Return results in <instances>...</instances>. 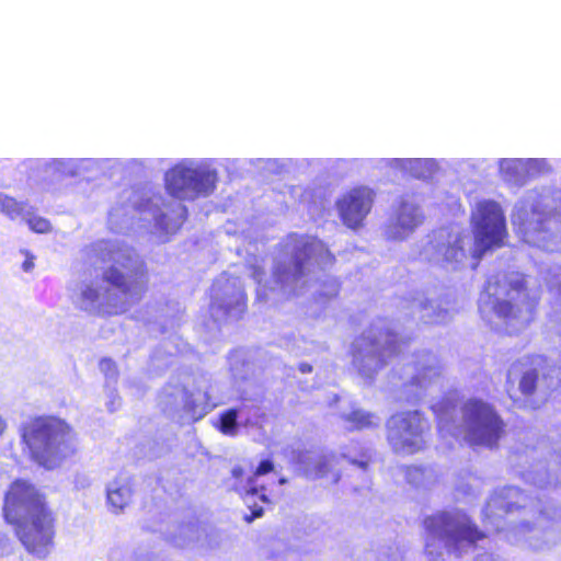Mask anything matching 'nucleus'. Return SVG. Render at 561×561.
<instances>
[{"label": "nucleus", "instance_id": "12", "mask_svg": "<svg viewBox=\"0 0 561 561\" xmlns=\"http://www.w3.org/2000/svg\"><path fill=\"white\" fill-rule=\"evenodd\" d=\"M144 209L151 214L156 232L164 239H169V237L178 233L188 217L186 206L179 203H163L156 208H150L148 204H142Z\"/></svg>", "mask_w": 561, "mask_h": 561}, {"label": "nucleus", "instance_id": "29", "mask_svg": "<svg viewBox=\"0 0 561 561\" xmlns=\"http://www.w3.org/2000/svg\"><path fill=\"white\" fill-rule=\"evenodd\" d=\"M311 370V367L308 366L307 369H301V371H310Z\"/></svg>", "mask_w": 561, "mask_h": 561}, {"label": "nucleus", "instance_id": "1", "mask_svg": "<svg viewBox=\"0 0 561 561\" xmlns=\"http://www.w3.org/2000/svg\"><path fill=\"white\" fill-rule=\"evenodd\" d=\"M2 518L25 551L46 558L54 549L58 518L48 496L26 479L12 481L3 495Z\"/></svg>", "mask_w": 561, "mask_h": 561}, {"label": "nucleus", "instance_id": "20", "mask_svg": "<svg viewBox=\"0 0 561 561\" xmlns=\"http://www.w3.org/2000/svg\"><path fill=\"white\" fill-rule=\"evenodd\" d=\"M443 255L446 262L460 263L466 257V251L461 244V239L457 238L453 243L446 245Z\"/></svg>", "mask_w": 561, "mask_h": 561}, {"label": "nucleus", "instance_id": "5", "mask_svg": "<svg viewBox=\"0 0 561 561\" xmlns=\"http://www.w3.org/2000/svg\"><path fill=\"white\" fill-rule=\"evenodd\" d=\"M217 182L216 171L192 168L184 162L176 163L164 175L167 193L180 201L206 197L216 190Z\"/></svg>", "mask_w": 561, "mask_h": 561}, {"label": "nucleus", "instance_id": "13", "mask_svg": "<svg viewBox=\"0 0 561 561\" xmlns=\"http://www.w3.org/2000/svg\"><path fill=\"white\" fill-rule=\"evenodd\" d=\"M551 216L537 209L534 205L522 204L512 215L513 225H518L524 232H541L547 230Z\"/></svg>", "mask_w": 561, "mask_h": 561}, {"label": "nucleus", "instance_id": "7", "mask_svg": "<svg viewBox=\"0 0 561 561\" xmlns=\"http://www.w3.org/2000/svg\"><path fill=\"white\" fill-rule=\"evenodd\" d=\"M474 237L473 256L481 259L492 248L503 245L507 236L506 220L500 205L494 201H481L471 216Z\"/></svg>", "mask_w": 561, "mask_h": 561}, {"label": "nucleus", "instance_id": "21", "mask_svg": "<svg viewBox=\"0 0 561 561\" xmlns=\"http://www.w3.org/2000/svg\"><path fill=\"white\" fill-rule=\"evenodd\" d=\"M348 420L353 424V427L356 430L370 427L373 425V415L362 411L351 412Z\"/></svg>", "mask_w": 561, "mask_h": 561}, {"label": "nucleus", "instance_id": "24", "mask_svg": "<svg viewBox=\"0 0 561 561\" xmlns=\"http://www.w3.org/2000/svg\"><path fill=\"white\" fill-rule=\"evenodd\" d=\"M99 366H100V369L108 375V374H112L115 371V364L112 359L110 358H102L99 363Z\"/></svg>", "mask_w": 561, "mask_h": 561}, {"label": "nucleus", "instance_id": "22", "mask_svg": "<svg viewBox=\"0 0 561 561\" xmlns=\"http://www.w3.org/2000/svg\"><path fill=\"white\" fill-rule=\"evenodd\" d=\"M27 225L36 233H46L51 229L50 222L38 216H33L27 219Z\"/></svg>", "mask_w": 561, "mask_h": 561}, {"label": "nucleus", "instance_id": "3", "mask_svg": "<svg viewBox=\"0 0 561 561\" xmlns=\"http://www.w3.org/2000/svg\"><path fill=\"white\" fill-rule=\"evenodd\" d=\"M463 439L470 446L496 447L506 424L493 404L471 398L461 407Z\"/></svg>", "mask_w": 561, "mask_h": 561}, {"label": "nucleus", "instance_id": "19", "mask_svg": "<svg viewBox=\"0 0 561 561\" xmlns=\"http://www.w3.org/2000/svg\"><path fill=\"white\" fill-rule=\"evenodd\" d=\"M539 373L537 369L525 371L519 379V391L524 397H531L537 390Z\"/></svg>", "mask_w": 561, "mask_h": 561}, {"label": "nucleus", "instance_id": "6", "mask_svg": "<svg viewBox=\"0 0 561 561\" xmlns=\"http://www.w3.org/2000/svg\"><path fill=\"white\" fill-rule=\"evenodd\" d=\"M430 537L443 541L446 547L458 549L462 541L476 543L485 537L471 518L461 511L439 512L423 520Z\"/></svg>", "mask_w": 561, "mask_h": 561}, {"label": "nucleus", "instance_id": "17", "mask_svg": "<svg viewBox=\"0 0 561 561\" xmlns=\"http://www.w3.org/2000/svg\"><path fill=\"white\" fill-rule=\"evenodd\" d=\"M238 415L239 411L236 408H231L221 412L218 416L217 422L214 426L222 434L233 436L238 431Z\"/></svg>", "mask_w": 561, "mask_h": 561}, {"label": "nucleus", "instance_id": "28", "mask_svg": "<svg viewBox=\"0 0 561 561\" xmlns=\"http://www.w3.org/2000/svg\"><path fill=\"white\" fill-rule=\"evenodd\" d=\"M232 473H233V476H234L236 478H239V477L242 474V470H241V469H234V470L232 471Z\"/></svg>", "mask_w": 561, "mask_h": 561}, {"label": "nucleus", "instance_id": "16", "mask_svg": "<svg viewBox=\"0 0 561 561\" xmlns=\"http://www.w3.org/2000/svg\"><path fill=\"white\" fill-rule=\"evenodd\" d=\"M133 494L128 483L114 482L107 490V502L115 511H119L131 502Z\"/></svg>", "mask_w": 561, "mask_h": 561}, {"label": "nucleus", "instance_id": "23", "mask_svg": "<svg viewBox=\"0 0 561 561\" xmlns=\"http://www.w3.org/2000/svg\"><path fill=\"white\" fill-rule=\"evenodd\" d=\"M248 506H249V508H250L251 513H250V515H245V516H244V520H245L247 523H251V522H253L254 519L260 518V517H262V516H263V514H264V510H263V507H262V506H259V505H251V504H248Z\"/></svg>", "mask_w": 561, "mask_h": 561}, {"label": "nucleus", "instance_id": "2", "mask_svg": "<svg viewBox=\"0 0 561 561\" xmlns=\"http://www.w3.org/2000/svg\"><path fill=\"white\" fill-rule=\"evenodd\" d=\"M485 291L495 298L492 310L496 317L506 322L520 320L530 323L539 306V297L528 293L527 276L519 272H503L490 277L485 283Z\"/></svg>", "mask_w": 561, "mask_h": 561}, {"label": "nucleus", "instance_id": "10", "mask_svg": "<svg viewBox=\"0 0 561 561\" xmlns=\"http://www.w3.org/2000/svg\"><path fill=\"white\" fill-rule=\"evenodd\" d=\"M287 479L280 477L274 468L273 462L266 458L256 467L251 477L243 484L236 485L234 490L243 501L257 496L262 503H271L267 492L273 485H283Z\"/></svg>", "mask_w": 561, "mask_h": 561}, {"label": "nucleus", "instance_id": "9", "mask_svg": "<svg viewBox=\"0 0 561 561\" xmlns=\"http://www.w3.org/2000/svg\"><path fill=\"white\" fill-rule=\"evenodd\" d=\"M374 199V190L365 185L355 186L342 194L335 207L343 225L353 230L362 227L373 208Z\"/></svg>", "mask_w": 561, "mask_h": 561}, {"label": "nucleus", "instance_id": "4", "mask_svg": "<svg viewBox=\"0 0 561 561\" xmlns=\"http://www.w3.org/2000/svg\"><path fill=\"white\" fill-rule=\"evenodd\" d=\"M22 442L30 456H44L51 449L70 445L75 438L72 427L54 416H37L22 426Z\"/></svg>", "mask_w": 561, "mask_h": 561}, {"label": "nucleus", "instance_id": "25", "mask_svg": "<svg viewBox=\"0 0 561 561\" xmlns=\"http://www.w3.org/2000/svg\"><path fill=\"white\" fill-rule=\"evenodd\" d=\"M22 267L25 272H30L34 267V256L26 253V259L24 260Z\"/></svg>", "mask_w": 561, "mask_h": 561}, {"label": "nucleus", "instance_id": "27", "mask_svg": "<svg viewBox=\"0 0 561 561\" xmlns=\"http://www.w3.org/2000/svg\"><path fill=\"white\" fill-rule=\"evenodd\" d=\"M7 425H5V422L4 420L0 416V436L2 435V433L4 432Z\"/></svg>", "mask_w": 561, "mask_h": 561}, {"label": "nucleus", "instance_id": "26", "mask_svg": "<svg viewBox=\"0 0 561 561\" xmlns=\"http://www.w3.org/2000/svg\"><path fill=\"white\" fill-rule=\"evenodd\" d=\"M83 296L87 298V299H90V300H94L96 299L98 297V291L93 288H88L84 293H83Z\"/></svg>", "mask_w": 561, "mask_h": 561}, {"label": "nucleus", "instance_id": "15", "mask_svg": "<svg viewBox=\"0 0 561 561\" xmlns=\"http://www.w3.org/2000/svg\"><path fill=\"white\" fill-rule=\"evenodd\" d=\"M104 279L123 293H127L137 280V266L129 261L116 262L104 273Z\"/></svg>", "mask_w": 561, "mask_h": 561}, {"label": "nucleus", "instance_id": "11", "mask_svg": "<svg viewBox=\"0 0 561 561\" xmlns=\"http://www.w3.org/2000/svg\"><path fill=\"white\" fill-rule=\"evenodd\" d=\"M221 297L210 302V310L225 319H241L248 310V295L234 277H228L220 287Z\"/></svg>", "mask_w": 561, "mask_h": 561}, {"label": "nucleus", "instance_id": "18", "mask_svg": "<svg viewBox=\"0 0 561 561\" xmlns=\"http://www.w3.org/2000/svg\"><path fill=\"white\" fill-rule=\"evenodd\" d=\"M0 211L14 219L24 214V204L15 198L0 193Z\"/></svg>", "mask_w": 561, "mask_h": 561}, {"label": "nucleus", "instance_id": "8", "mask_svg": "<svg viewBox=\"0 0 561 561\" xmlns=\"http://www.w3.org/2000/svg\"><path fill=\"white\" fill-rule=\"evenodd\" d=\"M425 420L417 411L393 414L387 422V438L396 451L415 454L425 446Z\"/></svg>", "mask_w": 561, "mask_h": 561}, {"label": "nucleus", "instance_id": "14", "mask_svg": "<svg viewBox=\"0 0 561 561\" xmlns=\"http://www.w3.org/2000/svg\"><path fill=\"white\" fill-rule=\"evenodd\" d=\"M314 243L316 240L306 242L295 251L290 271H287L285 267H278L274 272V277L277 283L296 282L306 275V265L311 257Z\"/></svg>", "mask_w": 561, "mask_h": 561}]
</instances>
